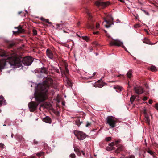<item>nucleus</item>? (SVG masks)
I'll return each mask as SVG.
<instances>
[{
  "instance_id": "f257e3e1",
  "label": "nucleus",
  "mask_w": 158,
  "mask_h": 158,
  "mask_svg": "<svg viewBox=\"0 0 158 158\" xmlns=\"http://www.w3.org/2000/svg\"><path fill=\"white\" fill-rule=\"evenodd\" d=\"M52 79L48 78L45 80L43 83L38 85L37 90L34 94L37 103L34 101H31L28 104L30 112H34L37 109L38 105L47 98V93L49 85L52 84Z\"/></svg>"
},
{
  "instance_id": "f03ea898",
  "label": "nucleus",
  "mask_w": 158,
  "mask_h": 158,
  "mask_svg": "<svg viewBox=\"0 0 158 158\" xmlns=\"http://www.w3.org/2000/svg\"><path fill=\"white\" fill-rule=\"evenodd\" d=\"M8 54L3 50L0 52V57H7L0 59V71L4 68L6 64V60L9 58H10L9 63L11 66L18 68L21 66L23 67V64L24 65L29 66L33 61L32 58L29 56L26 57L21 60L19 58L16 57L11 58L9 56L8 57Z\"/></svg>"
},
{
  "instance_id": "7ed1b4c3",
  "label": "nucleus",
  "mask_w": 158,
  "mask_h": 158,
  "mask_svg": "<svg viewBox=\"0 0 158 158\" xmlns=\"http://www.w3.org/2000/svg\"><path fill=\"white\" fill-rule=\"evenodd\" d=\"M74 135L79 140H83L86 137L87 135L82 131L77 130L73 131Z\"/></svg>"
},
{
  "instance_id": "20e7f679",
  "label": "nucleus",
  "mask_w": 158,
  "mask_h": 158,
  "mask_svg": "<svg viewBox=\"0 0 158 158\" xmlns=\"http://www.w3.org/2000/svg\"><path fill=\"white\" fill-rule=\"evenodd\" d=\"M106 124H108L111 128H113L115 126L116 121L111 116H109L106 118Z\"/></svg>"
},
{
  "instance_id": "39448f33",
  "label": "nucleus",
  "mask_w": 158,
  "mask_h": 158,
  "mask_svg": "<svg viewBox=\"0 0 158 158\" xmlns=\"http://www.w3.org/2000/svg\"><path fill=\"white\" fill-rule=\"evenodd\" d=\"M62 64L64 67L63 70L64 73L66 77H67L66 74H68L69 72L68 69V63L67 62V61L64 60H63ZM60 69L61 70V72H62V71H63V70H62L61 67H60Z\"/></svg>"
},
{
  "instance_id": "423d86ee",
  "label": "nucleus",
  "mask_w": 158,
  "mask_h": 158,
  "mask_svg": "<svg viewBox=\"0 0 158 158\" xmlns=\"http://www.w3.org/2000/svg\"><path fill=\"white\" fill-rule=\"evenodd\" d=\"M110 44L111 46L115 45L118 46H122L123 47H124L123 42L118 40H114V41L110 42Z\"/></svg>"
},
{
  "instance_id": "0eeeda50",
  "label": "nucleus",
  "mask_w": 158,
  "mask_h": 158,
  "mask_svg": "<svg viewBox=\"0 0 158 158\" xmlns=\"http://www.w3.org/2000/svg\"><path fill=\"white\" fill-rule=\"evenodd\" d=\"M95 4L97 6H102L104 7L108 5V2H102L101 1H96Z\"/></svg>"
},
{
  "instance_id": "6e6552de",
  "label": "nucleus",
  "mask_w": 158,
  "mask_h": 158,
  "mask_svg": "<svg viewBox=\"0 0 158 158\" xmlns=\"http://www.w3.org/2000/svg\"><path fill=\"white\" fill-rule=\"evenodd\" d=\"M134 90L136 94H140L143 92V88L141 87H134Z\"/></svg>"
},
{
  "instance_id": "1a4fd4ad",
  "label": "nucleus",
  "mask_w": 158,
  "mask_h": 158,
  "mask_svg": "<svg viewBox=\"0 0 158 158\" xmlns=\"http://www.w3.org/2000/svg\"><path fill=\"white\" fill-rule=\"evenodd\" d=\"M94 86L95 87L101 88L103 86V85L102 83V81L100 80L95 82L94 84Z\"/></svg>"
},
{
  "instance_id": "9d476101",
  "label": "nucleus",
  "mask_w": 158,
  "mask_h": 158,
  "mask_svg": "<svg viewBox=\"0 0 158 158\" xmlns=\"http://www.w3.org/2000/svg\"><path fill=\"white\" fill-rule=\"evenodd\" d=\"M46 55L51 59H52L53 58V53L52 51L49 49H47L46 50Z\"/></svg>"
},
{
  "instance_id": "9b49d317",
  "label": "nucleus",
  "mask_w": 158,
  "mask_h": 158,
  "mask_svg": "<svg viewBox=\"0 0 158 158\" xmlns=\"http://www.w3.org/2000/svg\"><path fill=\"white\" fill-rule=\"evenodd\" d=\"M16 28L18 29V31H16L14 32V34L23 33L25 31L24 29H23L22 26H19Z\"/></svg>"
},
{
  "instance_id": "f8f14e48",
  "label": "nucleus",
  "mask_w": 158,
  "mask_h": 158,
  "mask_svg": "<svg viewBox=\"0 0 158 158\" xmlns=\"http://www.w3.org/2000/svg\"><path fill=\"white\" fill-rule=\"evenodd\" d=\"M5 42L6 43L7 47L9 48L12 47L15 45V43L13 42L8 40H5Z\"/></svg>"
},
{
  "instance_id": "ddd939ff",
  "label": "nucleus",
  "mask_w": 158,
  "mask_h": 158,
  "mask_svg": "<svg viewBox=\"0 0 158 158\" xmlns=\"http://www.w3.org/2000/svg\"><path fill=\"white\" fill-rule=\"evenodd\" d=\"M143 113L145 115V121L148 125H149L150 124V120L147 114L146 110H144Z\"/></svg>"
},
{
  "instance_id": "4468645a",
  "label": "nucleus",
  "mask_w": 158,
  "mask_h": 158,
  "mask_svg": "<svg viewBox=\"0 0 158 158\" xmlns=\"http://www.w3.org/2000/svg\"><path fill=\"white\" fill-rule=\"evenodd\" d=\"M43 121L46 123H51L52 122L51 118L48 116H46L43 119Z\"/></svg>"
},
{
  "instance_id": "2eb2a0df",
  "label": "nucleus",
  "mask_w": 158,
  "mask_h": 158,
  "mask_svg": "<svg viewBox=\"0 0 158 158\" xmlns=\"http://www.w3.org/2000/svg\"><path fill=\"white\" fill-rule=\"evenodd\" d=\"M15 137L16 138L17 140L20 142H23L24 141V139L21 135H16Z\"/></svg>"
},
{
  "instance_id": "dca6fc26",
  "label": "nucleus",
  "mask_w": 158,
  "mask_h": 158,
  "mask_svg": "<svg viewBox=\"0 0 158 158\" xmlns=\"http://www.w3.org/2000/svg\"><path fill=\"white\" fill-rule=\"evenodd\" d=\"M143 43H146L147 44H150V45H153V44H155V43L154 44H153V43H151V42L150 41V40L148 39H146V38H145L143 40Z\"/></svg>"
},
{
  "instance_id": "f3484780",
  "label": "nucleus",
  "mask_w": 158,
  "mask_h": 158,
  "mask_svg": "<svg viewBox=\"0 0 158 158\" xmlns=\"http://www.w3.org/2000/svg\"><path fill=\"white\" fill-rule=\"evenodd\" d=\"M40 72L41 73H43L45 74H46L47 73L46 69L44 67H42L40 69Z\"/></svg>"
},
{
  "instance_id": "a211bd4d",
  "label": "nucleus",
  "mask_w": 158,
  "mask_h": 158,
  "mask_svg": "<svg viewBox=\"0 0 158 158\" xmlns=\"http://www.w3.org/2000/svg\"><path fill=\"white\" fill-rule=\"evenodd\" d=\"M128 78H131L132 76V72L131 70H129L127 74Z\"/></svg>"
},
{
  "instance_id": "6ab92c4d",
  "label": "nucleus",
  "mask_w": 158,
  "mask_h": 158,
  "mask_svg": "<svg viewBox=\"0 0 158 158\" xmlns=\"http://www.w3.org/2000/svg\"><path fill=\"white\" fill-rule=\"evenodd\" d=\"M81 38L83 40L86 41L87 42H88L89 40V38L86 36H82Z\"/></svg>"
},
{
  "instance_id": "aec40b11",
  "label": "nucleus",
  "mask_w": 158,
  "mask_h": 158,
  "mask_svg": "<svg viewBox=\"0 0 158 158\" xmlns=\"http://www.w3.org/2000/svg\"><path fill=\"white\" fill-rule=\"evenodd\" d=\"M150 70L152 72H155L156 71V68L154 66L152 65L150 67Z\"/></svg>"
},
{
  "instance_id": "412c9836",
  "label": "nucleus",
  "mask_w": 158,
  "mask_h": 158,
  "mask_svg": "<svg viewBox=\"0 0 158 158\" xmlns=\"http://www.w3.org/2000/svg\"><path fill=\"white\" fill-rule=\"evenodd\" d=\"M5 101L4 98L2 96H0V106L2 105L3 102Z\"/></svg>"
},
{
  "instance_id": "4be33fe9",
  "label": "nucleus",
  "mask_w": 158,
  "mask_h": 158,
  "mask_svg": "<svg viewBox=\"0 0 158 158\" xmlns=\"http://www.w3.org/2000/svg\"><path fill=\"white\" fill-rule=\"evenodd\" d=\"M86 13H87L88 15V16L89 17V22L91 20L92 16H91V15L90 14V13L88 11H87Z\"/></svg>"
},
{
  "instance_id": "5701e85b",
  "label": "nucleus",
  "mask_w": 158,
  "mask_h": 158,
  "mask_svg": "<svg viewBox=\"0 0 158 158\" xmlns=\"http://www.w3.org/2000/svg\"><path fill=\"white\" fill-rule=\"evenodd\" d=\"M44 153L42 151H41L38 153H37L36 155L38 157H40L42 155H44Z\"/></svg>"
},
{
  "instance_id": "b1692460",
  "label": "nucleus",
  "mask_w": 158,
  "mask_h": 158,
  "mask_svg": "<svg viewBox=\"0 0 158 158\" xmlns=\"http://www.w3.org/2000/svg\"><path fill=\"white\" fill-rule=\"evenodd\" d=\"M124 149L122 145H119L117 148V150L118 151H122Z\"/></svg>"
},
{
  "instance_id": "393cba45",
  "label": "nucleus",
  "mask_w": 158,
  "mask_h": 158,
  "mask_svg": "<svg viewBox=\"0 0 158 158\" xmlns=\"http://www.w3.org/2000/svg\"><path fill=\"white\" fill-rule=\"evenodd\" d=\"M74 150L75 151V152H76V153L77 154V155H80V152L79 151V149L78 148H75L74 149Z\"/></svg>"
},
{
  "instance_id": "a878e982",
  "label": "nucleus",
  "mask_w": 158,
  "mask_h": 158,
  "mask_svg": "<svg viewBox=\"0 0 158 158\" xmlns=\"http://www.w3.org/2000/svg\"><path fill=\"white\" fill-rule=\"evenodd\" d=\"M135 97L133 95L131 96V97L130 98V101L131 102H132L135 99Z\"/></svg>"
},
{
  "instance_id": "bb28decb",
  "label": "nucleus",
  "mask_w": 158,
  "mask_h": 158,
  "mask_svg": "<svg viewBox=\"0 0 158 158\" xmlns=\"http://www.w3.org/2000/svg\"><path fill=\"white\" fill-rule=\"evenodd\" d=\"M32 32L34 35H36L37 34V31L35 29H33L32 30Z\"/></svg>"
},
{
  "instance_id": "cd10ccee",
  "label": "nucleus",
  "mask_w": 158,
  "mask_h": 158,
  "mask_svg": "<svg viewBox=\"0 0 158 158\" xmlns=\"http://www.w3.org/2000/svg\"><path fill=\"white\" fill-rule=\"evenodd\" d=\"M111 139V137H106V138L105 139V140H106V141H110V140Z\"/></svg>"
},
{
  "instance_id": "c85d7f7f",
  "label": "nucleus",
  "mask_w": 158,
  "mask_h": 158,
  "mask_svg": "<svg viewBox=\"0 0 158 158\" xmlns=\"http://www.w3.org/2000/svg\"><path fill=\"white\" fill-rule=\"evenodd\" d=\"M70 156L71 158H75L76 157V156L74 154H71Z\"/></svg>"
},
{
  "instance_id": "c756f323",
  "label": "nucleus",
  "mask_w": 158,
  "mask_h": 158,
  "mask_svg": "<svg viewBox=\"0 0 158 158\" xmlns=\"http://www.w3.org/2000/svg\"><path fill=\"white\" fill-rule=\"evenodd\" d=\"M147 152L150 154L151 155H153L154 153L153 152L150 150H148L147 151Z\"/></svg>"
},
{
  "instance_id": "7c9ffc66",
  "label": "nucleus",
  "mask_w": 158,
  "mask_h": 158,
  "mask_svg": "<svg viewBox=\"0 0 158 158\" xmlns=\"http://www.w3.org/2000/svg\"><path fill=\"white\" fill-rule=\"evenodd\" d=\"M91 124V123H90L88 122L87 123V124L86 125V127H88L90 126Z\"/></svg>"
},
{
  "instance_id": "2f4dec72",
  "label": "nucleus",
  "mask_w": 158,
  "mask_h": 158,
  "mask_svg": "<svg viewBox=\"0 0 158 158\" xmlns=\"http://www.w3.org/2000/svg\"><path fill=\"white\" fill-rule=\"evenodd\" d=\"M99 24L98 23H96V28L97 29L99 28Z\"/></svg>"
},
{
  "instance_id": "473e14b6",
  "label": "nucleus",
  "mask_w": 158,
  "mask_h": 158,
  "mask_svg": "<svg viewBox=\"0 0 158 158\" xmlns=\"http://www.w3.org/2000/svg\"><path fill=\"white\" fill-rule=\"evenodd\" d=\"M109 145L110 146H113L114 145H115V144L114 143V142H111L109 143Z\"/></svg>"
},
{
  "instance_id": "72a5a7b5",
  "label": "nucleus",
  "mask_w": 158,
  "mask_h": 158,
  "mask_svg": "<svg viewBox=\"0 0 158 158\" xmlns=\"http://www.w3.org/2000/svg\"><path fill=\"white\" fill-rule=\"evenodd\" d=\"M120 142V140H117V141H115V142L114 143V144H115V145H116L118 143H119V142Z\"/></svg>"
},
{
  "instance_id": "f704fd0d",
  "label": "nucleus",
  "mask_w": 158,
  "mask_h": 158,
  "mask_svg": "<svg viewBox=\"0 0 158 158\" xmlns=\"http://www.w3.org/2000/svg\"><path fill=\"white\" fill-rule=\"evenodd\" d=\"M34 143L35 144H38V142H37V141H36V140H34Z\"/></svg>"
},
{
  "instance_id": "c9c22d12",
  "label": "nucleus",
  "mask_w": 158,
  "mask_h": 158,
  "mask_svg": "<svg viewBox=\"0 0 158 158\" xmlns=\"http://www.w3.org/2000/svg\"><path fill=\"white\" fill-rule=\"evenodd\" d=\"M111 24H110V25H105V26L107 28H108L111 26Z\"/></svg>"
},
{
  "instance_id": "e433bc0d",
  "label": "nucleus",
  "mask_w": 158,
  "mask_h": 158,
  "mask_svg": "<svg viewBox=\"0 0 158 158\" xmlns=\"http://www.w3.org/2000/svg\"><path fill=\"white\" fill-rule=\"evenodd\" d=\"M105 22L107 24H109V22H110V20H109L108 21L106 20V19H104Z\"/></svg>"
},
{
  "instance_id": "4c0bfd02",
  "label": "nucleus",
  "mask_w": 158,
  "mask_h": 158,
  "mask_svg": "<svg viewBox=\"0 0 158 158\" xmlns=\"http://www.w3.org/2000/svg\"><path fill=\"white\" fill-rule=\"evenodd\" d=\"M148 99L146 97H144L143 98V101H145L147 100Z\"/></svg>"
},
{
  "instance_id": "58836bf2",
  "label": "nucleus",
  "mask_w": 158,
  "mask_h": 158,
  "mask_svg": "<svg viewBox=\"0 0 158 158\" xmlns=\"http://www.w3.org/2000/svg\"><path fill=\"white\" fill-rule=\"evenodd\" d=\"M148 102L149 104H151L152 103V100H149L148 101Z\"/></svg>"
},
{
  "instance_id": "ea45409f",
  "label": "nucleus",
  "mask_w": 158,
  "mask_h": 158,
  "mask_svg": "<svg viewBox=\"0 0 158 158\" xmlns=\"http://www.w3.org/2000/svg\"><path fill=\"white\" fill-rule=\"evenodd\" d=\"M4 146V144H3L0 143V147L3 148Z\"/></svg>"
},
{
  "instance_id": "a19ab883",
  "label": "nucleus",
  "mask_w": 158,
  "mask_h": 158,
  "mask_svg": "<svg viewBox=\"0 0 158 158\" xmlns=\"http://www.w3.org/2000/svg\"><path fill=\"white\" fill-rule=\"evenodd\" d=\"M155 108L157 110H158V104H156Z\"/></svg>"
},
{
  "instance_id": "79ce46f5",
  "label": "nucleus",
  "mask_w": 158,
  "mask_h": 158,
  "mask_svg": "<svg viewBox=\"0 0 158 158\" xmlns=\"http://www.w3.org/2000/svg\"><path fill=\"white\" fill-rule=\"evenodd\" d=\"M70 41H72V42H73V44L72 46V47H71V49H72V48H73V45H74V42H73V40H70Z\"/></svg>"
},
{
  "instance_id": "37998d69",
  "label": "nucleus",
  "mask_w": 158,
  "mask_h": 158,
  "mask_svg": "<svg viewBox=\"0 0 158 158\" xmlns=\"http://www.w3.org/2000/svg\"><path fill=\"white\" fill-rule=\"evenodd\" d=\"M64 46H66L67 47L69 48V45L68 44H66L65 43L64 44Z\"/></svg>"
},
{
  "instance_id": "c03bdc74",
  "label": "nucleus",
  "mask_w": 158,
  "mask_h": 158,
  "mask_svg": "<svg viewBox=\"0 0 158 158\" xmlns=\"http://www.w3.org/2000/svg\"><path fill=\"white\" fill-rule=\"evenodd\" d=\"M98 31H97V32H93V34H98Z\"/></svg>"
},
{
  "instance_id": "a18cd8bd",
  "label": "nucleus",
  "mask_w": 158,
  "mask_h": 158,
  "mask_svg": "<svg viewBox=\"0 0 158 158\" xmlns=\"http://www.w3.org/2000/svg\"><path fill=\"white\" fill-rule=\"evenodd\" d=\"M89 27L91 28H93L94 27V26H89Z\"/></svg>"
},
{
  "instance_id": "49530a36",
  "label": "nucleus",
  "mask_w": 158,
  "mask_h": 158,
  "mask_svg": "<svg viewBox=\"0 0 158 158\" xmlns=\"http://www.w3.org/2000/svg\"><path fill=\"white\" fill-rule=\"evenodd\" d=\"M77 33H74V37H76V36H77Z\"/></svg>"
},
{
  "instance_id": "de8ad7c7",
  "label": "nucleus",
  "mask_w": 158,
  "mask_h": 158,
  "mask_svg": "<svg viewBox=\"0 0 158 158\" xmlns=\"http://www.w3.org/2000/svg\"><path fill=\"white\" fill-rule=\"evenodd\" d=\"M45 22H47V23H48L49 22V20L48 19H45Z\"/></svg>"
},
{
  "instance_id": "09e8293b",
  "label": "nucleus",
  "mask_w": 158,
  "mask_h": 158,
  "mask_svg": "<svg viewBox=\"0 0 158 158\" xmlns=\"http://www.w3.org/2000/svg\"><path fill=\"white\" fill-rule=\"evenodd\" d=\"M144 12H145V13L146 14V15H149V14L148 12H146L145 11H144Z\"/></svg>"
},
{
  "instance_id": "8fccbe9b",
  "label": "nucleus",
  "mask_w": 158,
  "mask_h": 158,
  "mask_svg": "<svg viewBox=\"0 0 158 158\" xmlns=\"http://www.w3.org/2000/svg\"><path fill=\"white\" fill-rule=\"evenodd\" d=\"M22 13V11H19V12H18V14L19 15V14H21V13Z\"/></svg>"
},
{
  "instance_id": "3c124183",
  "label": "nucleus",
  "mask_w": 158,
  "mask_h": 158,
  "mask_svg": "<svg viewBox=\"0 0 158 158\" xmlns=\"http://www.w3.org/2000/svg\"><path fill=\"white\" fill-rule=\"evenodd\" d=\"M135 26H136V27H139V24H137Z\"/></svg>"
},
{
  "instance_id": "603ef678",
  "label": "nucleus",
  "mask_w": 158,
  "mask_h": 158,
  "mask_svg": "<svg viewBox=\"0 0 158 158\" xmlns=\"http://www.w3.org/2000/svg\"><path fill=\"white\" fill-rule=\"evenodd\" d=\"M56 72L58 73H59V70L58 69H57L56 70Z\"/></svg>"
},
{
  "instance_id": "864d4df0",
  "label": "nucleus",
  "mask_w": 158,
  "mask_h": 158,
  "mask_svg": "<svg viewBox=\"0 0 158 158\" xmlns=\"http://www.w3.org/2000/svg\"><path fill=\"white\" fill-rule=\"evenodd\" d=\"M69 79L68 78H67V82L68 84L69 83Z\"/></svg>"
},
{
  "instance_id": "5fc2aeb1",
  "label": "nucleus",
  "mask_w": 158,
  "mask_h": 158,
  "mask_svg": "<svg viewBox=\"0 0 158 158\" xmlns=\"http://www.w3.org/2000/svg\"><path fill=\"white\" fill-rule=\"evenodd\" d=\"M96 74V73L95 72H94L93 73V76H94Z\"/></svg>"
},
{
  "instance_id": "6e6d98bb",
  "label": "nucleus",
  "mask_w": 158,
  "mask_h": 158,
  "mask_svg": "<svg viewBox=\"0 0 158 158\" xmlns=\"http://www.w3.org/2000/svg\"><path fill=\"white\" fill-rule=\"evenodd\" d=\"M76 124L78 126V127H79V126H80V124H77L76 123Z\"/></svg>"
},
{
  "instance_id": "4d7b16f0",
  "label": "nucleus",
  "mask_w": 158,
  "mask_h": 158,
  "mask_svg": "<svg viewBox=\"0 0 158 158\" xmlns=\"http://www.w3.org/2000/svg\"><path fill=\"white\" fill-rule=\"evenodd\" d=\"M13 135H14L12 133V134H11V137H12V138L13 137Z\"/></svg>"
},
{
  "instance_id": "13d9d810",
  "label": "nucleus",
  "mask_w": 158,
  "mask_h": 158,
  "mask_svg": "<svg viewBox=\"0 0 158 158\" xmlns=\"http://www.w3.org/2000/svg\"><path fill=\"white\" fill-rule=\"evenodd\" d=\"M60 25H61V24H57V26L59 27H60Z\"/></svg>"
},
{
  "instance_id": "bf43d9fd",
  "label": "nucleus",
  "mask_w": 158,
  "mask_h": 158,
  "mask_svg": "<svg viewBox=\"0 0 158 158\" xmlns=\"http://www.w3.org/2000/svg\"><path fill=\"white\" fill-rule=\"evenodd\" d=\"M80 24V22H79L78 23H77V25H79Z\"/></svg>"
},
{
  "instance_id": "052dcab7",
  "label": "nucleus",
  "mask_w": 158,
  "mask_h": 158,
  "mask_svg": "<svg viewBox=\"0 0 158 158\" xmlns=\"http://www.w3.org/2000/svg\"><path fill=\"white\" fill-rule=\"evenodd\" d=\"M70 85V86L71 85V82H70V85Z\"/></svg>"
},
{
  "instance_id": "680f3d73",
  "label": "nucleus",
  "mask_w": 158,
  "mask_h": 158,
  "mask_svg": "<svg viewBox=\"0 0 158 158\" xmlns=\"http://www.w3.org/2000/svg\"><path fill=\"white\" fill-rule=\"evenodd\" d=\"M48 23L50 24H52V23H51V22H49Z\"/></svg>"
},
{
  "instance_id": "e2e57ef3",
  "label": "nucleus",
  "mask_w": 158,
  "mask_h": 158,
  "mask_svg": "<svg viewBox=\"0 0 158 158\" xmlns=\"http://www.w3.org/2000/svg\"><path fill=\"white\" fill-rule=\"evenodd\" d=\"M82 153H83V155H84V152H83V151H82Z\"/></svg>"
},
{
  "instance_id": "0e129e2a",
  "label": "nucleus",
  "mask_w": 158,
  "mask_h": 158,
  "mask_svg": "<svg viewBox=\"0 0 158 158\" xmlns=\"http://www.w3.org/2000/svg\"><path fill=\"white\" fill-rule=\"evenodd\" d=\"M134 60H135V59H136V58L134 57Z\"/></svg>"
},
{
  "instance_id": "69168bd1",
  "label": "nucleus",
  "mask_w": 158,
  "mask_h": 158,
  "mask_svg": "<svg viewBox=\"0 0 158 158\" xmlns=\"http://www.w3.org/2000/svg\"><path fill=\"white\" fill-rule=\"evenodd\" d=\"M3 125L4 126H6V125H5V124H4V125Z\"/></svg>"
},
{
  "instance_id": "338daca9",
  "label": "nucleus",
  "mask_w": 158,
  "mask_h": 158,
  "mask_svg": "<svg viewBox=\"0 0 158 158\" xmlns=\"http://www.w3.org/2000/svg\"><path fill=\"white\" fill-rule=\"evenodd\" d=\"M121 74H120V76H121ZM119 76H119H117V77H118V76Z\"/></svg>"
},
{
  "instance_id": "774afa93",
  "label": "nucleus",
  "mask_w": 158,
  "mask_h": 158,
  "mask_svg": "<svg viewBox=\"0 0 158 158\" xmlns=\"http://www.w3.org/2000/svg\"><path fill=\"white\" fill-rule=\"evenodd\" d=\"M68 55H69V52L68 53Z\"/></svg>"
}]
</instances>
